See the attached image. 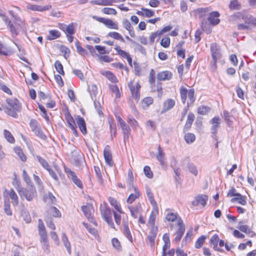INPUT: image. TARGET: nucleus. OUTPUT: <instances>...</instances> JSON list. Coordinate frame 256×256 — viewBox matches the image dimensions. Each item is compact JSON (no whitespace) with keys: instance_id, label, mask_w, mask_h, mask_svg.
Returning <instances> with one entry per match:
<instances>
[{"instance_id":"f257e3e1","label":"nucleus","mask_w":256,"mask_h":256,"mask_svg":"<svg viewBox=\"0 0 256 256\" xmlns=\"http://www.w3.org/2000/svg\"><path fill=\"white\" fill-rule=\"evenodd\" d=\"M8 106L6 108V112L10 116L16 118L17 112L20 110V106L16 99L8 98L6 100Z\"/></svg>"},{"instance_id":"f03ea898","label":"nucleus","mask_w":256,"mask_h":256,"mask_svg":"<svg viewBox=\"0 0 256 256\" xmlns=\"http://www.w3.org/2000/svg\"><path fill=\"white\" fill-rule=\"evenodd\" d=\"M100 210L102 218L106 222H107L109 226L113 228H114V225L112 219L111 210L108 206V204L106 202H104L103 205L101 204Z\"/></svg>"},{"instance_id":"7ed1b4c3","label":"nucleus","mask_w":256,"mask_h":256,"mask_svg":"<svg viewBox=\"0 0 256 256\" xmlns=\"http://www.w3.org/2000/svg\"><path fill=\"white\" fill-rule=\"evenodd\" d=\"M18 191L21 197H24L28 201H31L36 195V192L33 186H30L28 188L19 187Z\"/></svg>"},{"instance_id":"20e7f679","label":"nucleus","mask_w":256,"mask_h":256,"mask_svg":"<svg viewBox=\"0 0 256 256\" xmlns=\"http://www.w3.org/2000/svg\"><path fill=\"white\" fill-rule=\"evenodd\" d=\"M65 172L68 178L78 188H82V181L77 177L76 174L68 168H64Z\"/></svg>"},{"instance_id":"39448f33","label":"nucleus","mask_w":256,"mask_h":256,"mask_svg":"<svg viewBox=\"0 0 256 256\" xmlns=\"http://www.w3.org/2000/svg\"><path fill=\"white\" fill-rule=\"evenodd\" d=\"M82 210L84 216L88 219V220L96 224V222L94 221L92 213L94 212L93 206L92 204H88L86 206H82Z\"/></svg>"},{"instance_id":"423d86ee","label":"nucleus","mask_w":256,"mask_h":256,"mask_svg":"<svg viewBox=\"0 0 256 256\" xmlns=\"http://www.w3.org/2000/svg\"><path fill=\"white\" fill-rule=\"evenodd\" d=\"M210 51L213 60L212 63L213 62L214 64L216 65L217 60L221 58L220 48L216 44H212L210 45Z\"/></svg>"},{"instance_id":"0eeeda50","label":"nucleus","mask_w":256,"mask_h":256,"mask_svg":"<svg viewBox=\"0 0 256 256\" xmlns=\"http://www.w3.org/2000/svg\"><path fill=\"white\" fill-rule=\"evenodd\" d=\"M178 228L175 234L176 236L173 240L174 242H176V243L180 242L186 230V226L182 218H179L178 220Z\"/></svg>"},{"instance_id":"6e6552de","label":"nucleus","mask_w":256,"mask_h":256,"mask_svg":"<svg viewBox=\"0 0 256 256\" xmlns=\"http://www.w3.org/2000/svg\"><path fill=\"white\" fill-rule=\"evenodd\" d=\"M128 88L130 89L132 94L134 98L138 101L140 98V86L138 84H136L135 86H133L132 82L130 81L128 84Z\"/></svg>"},{"instance_id":"1a4fd4ad","label":"nucleus","mask_w":256,"mask_h":256,"mask_svg":"<svg viewBox=\"0 0 256 256\" xmlns=\"http://www.w3.org/2000/svg\"><path fill=\"white\" fill-rule=\"evenodd\" d=\"M0 16L2 17V20L7 24L8 28L10 30L12 35H18V32L16 28L14 26L13 24L10 20L8 18L4 15V13L2 12H0Z\"/></svg>"},{"instance_id":"9d476101","label":"nucleus","mask_w":256,"mask_h":256,"mask_svg":"<svg viewBox=\"0 0 256 256\" xmlns=\"http://www.w3.org/2000/svg\"><path fill=\"white\" fill-rule=\"evenodd\" d=\"M158 228L153 227L151 228L148 236L146 238V242L148 243L151 247H153L154 244V240L157 234Z\"/></svg>"},{"instance_id":"9b49d317","label":"nucleus","mask_w":256,"mask_h":256,"mask_svg":"<svg viewBox=\"0 0 256 256\" xmlns=\"http://www.w3.org/2000/svg\"><path fill=\"white\" fill-rule=\"evenodd\" d=\"M104 156L106 162L109 166H112L114 162L112 160V155L110 150V147L108 146H106L104 148Z\"/></svg>"},{"instance_id":"f8f14e48","label":"nucleus","mask_w":256,"mask_h":256,"mask_svg":"<svg viewBox=\"0 0 256 256\" xmlns=\"http://www.w3.org/2000/svg\"><path fill=\"white\" fill-rule=\"evenodd\" d=\"M208 200V196L206 195H199L196 197L195 200L192 201V204L197 206L199 204L204 206Z\"/></svg>"},{"instance_id":"ddd939ff","label":"nucleus","mask_w":256,"mask_h":256,"mask_svg":"<svg viewBox=\"0 0 256 256\" xmlns=\"http://www.w3.org/2000/svg\"><path fill=\"white\" fill-rule=\"evenodd\" d=\"M72 163L79 168H82L85 164L84 158L80 156H74L72 158Z\"/></svg>"},{"instance_id":"4468645a","label":"nucleus","mask_w":256,"mask_h":256,"mask_svg":"<svg viewBox=\"0 0 256 256\" xmlns=\"http://www.w3.org/2000/svg\"><path fill=\"white\" fill-rule=\"evenodd\" d=\"M52 8V6L50 4H48L46 6H40L36 4H28L27 6V8L32 10H36L40 12H43L47 10H49Z\"/></svg>"},{"instance_id":"2eb2a0df","label":"nucleus","mask_w":256,"mask_h":256,"mask_svg":"<svg viewBox=\"0 0 256 256\" xmlns=\"http://www.w3.org/2000/svg\"><path fill=\"white\" fill-rule=\"evenodd\" d=\"M123 228L122 232L123 234L130 241L132 242V236L131 232L129 228L128 222L124 220L122 222Z\"/></svg>"},{"instance_id":"dca6fc26","label":"nucleus","mask_w":256,"mask_h":256,"mask_svg":"<svg viewBox=\"0 0 256 256\" xmlns=\"http://www.w3.org/2000/svg\"><path fill=\"white\" fill-rule=\"evenodd\" d=\"M10 14L14 17V20H15V25L14 26L16 28L18 34V30H24L26 28L25 24L24 22L20 18L17 16H14L12 12H10Z\"/></svg>"},{"instance_id":"f3484780","label":"nucleus","mask_w":256,"mask_h":256,"mask_svg":"<svg viewBox=\"0 0 256 256\" xmlns=\"http://www.w3.org/2000/svg\"><path fill=\"white\" fill-rule=\"evenodd\" d=\"M220 16V14L217 12H211L210 14V16L208 18V20L212 25H216L220 22V20L218 18Z\"/></svg>"},{"instance_id":"a211bd4d","label":"nucleus","mask_w":256,"mask_h":256,"mask_svg":"<svg viewBox=\"0 0 256 256\" xmlns=\"http://www.w3.org/2000/svg\"><path fill=\"white\" fill-rule=\"evenodd\" d=\"M76 120L80 131L84 134H86L87 133V130L84 120L79 116H77Z\"/></svg>"},{"instance_id":"6ab92c4d","label":"nucleus","mask_w":256,"mask_h":256,"mask_svg":"<svg viewBox=\"0 0 256 256\" xmlns=\"http://www.w3.org/2000/svg\"><path fill=\"white\" fill-rule=\"evenodd\" d=\"M243 223L242 221H240L238 222V229L246 234L250 235V236H252L254 234V232L248 228V226L243 225Z\"/></svg>"},{"instance_id":"aec40b11","label":"nucleus","mask_w":256,"mask_h":256,"mask_svg":"<svg viewBox=\"0 0 256 256\" xmlns=\"http://www.w3.org/2000/svg\"><path fill=\"white\" fill-rule=\"evenodd\" d=\"M172 77V72L168 71H164L158 73L157 74V78L159 80H169Z\"/></svg>"},{"instance_id":"412c9836","label":"nucleus","mask_w":256,"mask_h":256,"mask_svg":"<svg viewBox=\"0 0 256 256\" xmlns=\"http://www.w3.org/2000/svg\"><path fill=\"white\" fill-rule=\"evenodd\" d=\"M175 105V102L174 100L168 99L164 102L162 112H165L172 109Z\"/></svg>"},{"instance_id":"4be33fe9","label":"nucleus","mask_w":256,"mask_h":256,"mask_svg":"<svg viewBox=\"0 0 256 256\" xmlns=\"http://www.w3.org/2000/svg\"><path fill=\"white\" fill-rule=\"evenodd\" d=\"M212 124V132L215 134L217 132L218 128H219V124H220V119L219 118L214 117L210 121Z\"/></svg>"},{"instance_id":"5701e85b","label":"nucleus","mask_w":256,"mask_h":256,"mask_svg":"<svg viewBox=\"0 0 256 256\" xmlns=\"http://www.w3.org/2000/svg\"><path fill=\"white\" fill-rule=\"evenodd\" d=\"M128 208L132 216L134 218H136L140 212V204H138L134 206H128Z\"/></svg>"},{"instance_id":"b1692460","label":"nucleus","mask_w":256,"mask_h":256,"mask_svg":"<svg viewBox=\"0 0 256 256\" xmlns=\"http://www.w3.org/2000/svg\"><path fill=\"white\" fill-rule=\"evenodd\" d=\"M219 241V238L217 234L214 235L210 238V244L213 245V248L215 250L219 252H223V250H221L218 248V244Z\"/></svg>"},{"instance_id":"393cba45","label":"nucleus","mask_w":256,"mask_h":256,"mask_svg":"<svg viewBox=\"0 0 256 256\" xmlns=\"http://www.w3.org/2000/svg\"><path fill=\"white\" fill-rule=\"evenodd\" d=\"M44 201L47 204H50L56 202V198L52 193L48 192L44 195Z\"/></svg>"},{"instance_id":"a878e982","label":"nucleus","mask_w":256,"mask_h":256,"mask_svg":"<svg viewBox=\"0 0 256 256\" xmlns=\"http://www.w3.org/2000/svg\"><path fill=\"white\" fill-rule=\"evenodd\" d=\"M156 158L161 165H164V153L163 152V150L160 146L158 148V153L156 155Z\"/></svg>"},{"instance_id":"bb28decb","label":"nucleus","mask_w":256,"mask_h":256,"mask_svg":"<svg viewBox=\"0 0 256 256\" xmlns=\"http://www.w3.org/2000/svg\"><path fill=\"white\" fill-rule=\"evenodd\" d=\"M179 218H181L176 213L174 212L168 213L166 216V219L168 221L173 222L174 220H176L178 225Z\"/></svg>"},{"instance_id":"cd10ccee","label":"nucleus","mask_w":256,"mask_h":256,"mask_svg":"<svg viewBox=\"0 0 256 256\" xmlns=\"http://www.w3.org/2000/svg\"><path fill=\"white\" fill-rule=\"evenodd\" d=\"M134 190L135 193L130 194L127 199V202L128 204H132L136 199L140 196L139 191L136 187H134Z\"/></svg>"},{"instance_id":"c85d7f7f","label":"nucleus","mask_w":256,"mask_h":256,"mask_svg":"<svg viewBox=\"0 0 256 256\" xmlns=\"http://www.w3.org/2000/svg\"><path fill=\"white\" fill-rule=\"evenodd\" d=\"M90 2L94 4H98L102 6L112 5L114 0H92Z\"/></svg>"},{"instance_id":"c756f323","label":"nucleus","mask_w":256,"mask_h":256,"mask_svg":"<svg viewBox=\"0 0 256 256\" xmlns=\"http://www.w3.org/2000/svg\"><path fill=\"white\" fill-rule=\"evenodd\" d=\"M8 196L13 202V204L16 206L18 204V196L13 189H10L8 192Z\"/></svg>"},{"instance_id":"7c9ffc66","label":"nucleus","mask_w":256,"mask_h":256,"mask_svg":"<svg viewBox=\"0 0 256 256\" xmlns=\"http://www.w3.org/2000/svg\"><path fill=\"white\" fill-rule=\"evenodd\" d=\"M48 213L55 218L60 216V210L54 206H52L49 208Z\"/></svg>"},{"instance_id":"2f4dec72","label":"nucleus","mask_w":256,"mask_h":256,"mask_svg":"<svg viewBox=\"0 0 256 256\" xmlns=\"http://www.w3.org/2000/svg\"><path fill=\"white\" fill-rule=\"evenodd\" d=\"M62 241L64 243V246L66 248L69 254L71 253V246L70 242L68 240V238L66 235L65 233H62Z\"/></svg>"},{"instance_id":"473e14b6","label":"nucleus","mask_w":256,"mask_h":256,"mask_svg":"<svg viewBox=\"0 0 256 256\" xmlns=\"http://www.w3.org/2000/svg\"><path fill=\"white\" fill-rule=\"evenodd\" d=\"M120 127L123 132L124 140H125L126 138H128L130 134V128L126 123Z\"/></svg>"},{"instance_id":"72a5a7b5","label":"nucleus","mask_w":256,"mask_h":256,"mask_svg":"<svg viewBox=\"0 0 256 256\" xmlns=\"http://www.w3.org/2000/svg\"><path fill=\"white\" fill-rule=\"evenodd\" d=\"M104 25L109 28L118 30V27L116 23L114 22L110 19H106Z\"/></svg>"},{"instance_id":"f704fd0d","label":"nucleus","mask_w":256,"mask_h":256,"mask_svg":"<svg viewBox=\"0 0 256 256\" xmlns=\"http://www.w3.org/2000/svg\"><path fill=\"white\" fill-rule=\"evenodd\" d=\"M14 151L22 161L25 162L26 160V156L20 147H15L14 148Z\"/></svg>"},{"instance_id":"c9c22d12","label":"nucleus","mask_w":256,"mask_h":256,"mask_svg":"<svg viewBox=\"0 0 256 256\" xmlns=\"http://www.w3.org/2000/svg\"><path fill=\"white\" fill-rule=\"evenodd\" d=\"M229 7L232 10H239L240 9L241 4L238 0H232L230 2Z\"/></svg>"},{"instance_id":"e433bc0d","label":"nucleus","mask_w":256,"mask_h":256,"mask_svg":"<svg viewBox=\"0 0 256 256\" xmlns=\"http://www.w3.org/2000/svg\"><path fill=\"white\" fill-rule=\"evenodd\" d=\"M108 36L111 37L115 40H120L122 42H124V40L122 36L117 32H110L108 34Z\"/></svg>"},{"instance_id":"4c0bfd02","label":"nucleus","mask_w":256,"mask_h":256,"mask_svg":"<svg viewBox=\"0 0 256 256\" xmlns=\"http://www.w3.org/2000/svg\"><path fill=\"white\" fill-rule=\"evenodd\" d=\"M60 36V32L56 30H50L49 31V35L48 38L50 40H54L58 38Z\"/></svg>"},{"instance_id":"58836bf2","label":"nucleus","mask_w":256,"mask_h":256,"mask_svg":"<svg viewBox=\"0 0 256 256\" xmlns=\"http://www.w3.org/2000/svg\"><path fill=\"white\" fill-rule=\"evenodd\" d=\"M188 90L186 88L182 87L180 88V97L183 104H185L187 98Z\"/></svg>"},{"instance_id":"ea45409f","label":"nucleus","mask_w":256,"mask_h":256,"mask_svg":"<svg viewBox=\"0 0 256 256\" xmlns=\"http://www.w3.org/2000/svg\"><path fill=\"white\" fill-rule=\"evenodd\" d=\"M188 97L190 100V102H188V106H190L192 104L195 100V98H194V89H190L188 90Z\"/></svg>"},{"instance_id":"a19ab883","label":"nucleus","mask_w":256,"mask_h":256,"mask_svg":"<svg viewBox=\"0 0 256 256\" xmlns=\"http://www.w3.org/2000/svg\"><path fill=\"white\" fill-rule=\"evenodd\" d=\"M22 177L28 186H33L32 182L30 180V177L24 170L22 171Z\"/></svg>"},{"instance_id":"79ce46f5","label":"nucleus","mask_w":256,"mask_h":256,"mask_svg":"<svg viewBox=\"0 0 256 256\" xmlns=\"http://www.w3.org/2000/svg\"><path fill=\"white\" fill-rule=\"evenodd\" d=\"M4 210L8 216H11L12 214V212L10 208V204L8 199L4 200Z\"/></svg>"},{"instance_id":"37998d69","label":"nucleus","mask_w":256,"mask_h":256,"mask_svg":"<svg viewBox=\"0 0 256 256\" xmlns=\"http://www.w3.org/2000/svg\"><path fill=\"white\" fill-rule=\"evenodd\" d=\"M54 66L56 70L60 74L64 75V72L63 70V66L60 61L56 60L54 63Z\"/></svg>"},{"instance_id":"c03bdc74","label":"nucleus","mask_w":256,"mask_h":256,"mask_svg":"<svg viewBox=\"0 0 256 256\" xmlns=\"http://www.w3.org/2000/svg\"><path fill=\"white\" fill-rule=\"evenodd\" d=\"M4 136L5 138L7 140L10 142V143H14V138L13 137L12 134L8 131L7 130H4Z\"/></svg>"},{"instance_id":"a18cd8bd","label":"nucleus","mask_w":256,"mask_h":256,"mask_svg":"<svg viewBox=\"0 0 256 256\" xmlns=\"http://www.w3.org/2000/svg\"><path fill=\"white\" fill-rule=\"evenodd\" d=\"M36 159L39 162L44 168L47 170L50 167L48 162L39 156H36Z\"/></svg>"},{"instance_id":"49530a36","label":"nucleus","mask_w":256,"mask_h":256,"mask_svg":"<svg viewBox=\"0 0 256 256\" xmlns=\"http://www.w3.org/2000/svg\"><path fill=\"white\" fill-rule=\"evenodd\" d=\"M153 98L151 97H146L143 99L142 106L144 108H147L153 103Z\"/></svg>"},{"instance_id":"de8ad7c7","label":"nucleus","mask_w":256,"mask_h":256,"mask_svg":"<svg viewBox=\"0 0 256 256\" xmlns=\"http://www.w3.org/2000/svg\"><path fill=\"white\" fill-rule=\"evenodd\" d=\"M242 19L246 24L256 26V18L252 16H250L249 18L242 17Z\"/></svg>"},{"instance_id":"09e8293b","label":"nucleus","mask_w":256,"mask_h":256,"mask_svg":"<svg viewBox=\"0 0 256 256\" xmlns=\"http://www.w3.org/2000/svg\"><path fill=\"white\" fill-rule=\"evenodd\" d=\"M195 138V135L192 133H188L184 136V140L188 144L193 142Z\"/></svg>"},{"instance_id":"8fccbe9b","label":"nucleus","mask_w":256,"mask_h":256,"mask_svg":"<svg viewBox=\"0 0 256 256\" xmlns=\"http://www.w3.org/2000/svg\"><path fill=\"white\" fill-rule=\"evenodd\" d=\"M32 132L35 134L36 136H38L42 140H45L46 138V136L43 133L40 126L37 128L33 130Z\"/></svg>"},{"instance_id":"3c124183","label":"nucleus","mask_w":256,"mask_h":256,"mask_svg":"<svg viewBox=\"0 0 256 256\" xmlns=\"http://www.w3.org/2000/svg\"><path fill=\"white\" fill-rule=\"evenodd\" d=\"M94 170L97 178L98 180V182L100 184H103V180L102 178V176L101 174L100 168L98 166H94Z\"/></svg>"},{"instance_id":"603ef678","label":"nucleus","mask_w":256,"mask_h":256,"mask_svg":"<svg viewBox=\"0 0 256 256\" xmlns=\"http://www.w3.org/2000/svg\"><path fill=\"white\" fill-rule=\"evenodd\" d=\"M133 180H134V177L132 176V172L130 171L128 172V178L126 180V182H127L130 188H134V184H133Z\"/></svg>"},{"instance_id":"864d4df0","label":"nucleus","mask_w":256,"mask_h":256,"mask_svg":"<svg viewBox=\"0 0 256 256\" xmlns=\"http://www.w3.org/2000/svg\"><path fill=\"white\" fill-rule=\"evenodd\" d=\"M206 239V236H202L200 237L196 242L195 247L197 248H201L204 244Z\"/></svg>"},{"instance_id":"5fc2aeb1","label":"nucleus","mask_w":256,"mask_h":256,"mask_svg":"<svg viewBox=\"0 0 256 256\" xmlns=\"http://www.w3.org/2000/svg\"><path fill=\"white\" fill-rule=\"evenodd\" d=\"M110 88L112 92L114 94L116 98L120 97V92L118 86L116 84L110 85Z\"/></svg>"},{"instance_id":"6e6d98bb","label":"nucleus","mask_w":256,"mask_h":256,"mask_svg":"<svg viewBox=\"0 0 256 256\" xmlns=\"http://www.w3.org/2000/svg\"><path fill=\"white\" fill-rule=\"evenodd\" d=\"M40 242L42 243V247L44 252L46 254H49L50 252V248L48 240H42Z\"/></svg>"},{"instance_id":"4d7b16f0","label":"nucleus","mask_w":256,"mask_h":256,"mask_svg":"<svg viewBox=\"0 0 256 256\" xmlns=\"http://www.w3.org/2000/svg\"><path fill=\"white\" fill-rule=\"evenodd\" d=\"M60 51L65 58H67L69 56L70 50L68 48L62 46L60 48Z\"/></svg>"},{"instance_id":"13d9d810","label":"nucleus","mask_w":256,"mask_h":256,"mask_svg":"<svg viewBox=\"0 0 256 256\" xmlns=\"http://www.w3.org/2000/svg\"><path fill=\"white\" fill-rule=\"evenodd\" d=\"M66 119L67 122L68 123V127L76 125L74 119L69 113H68L66 116Z\"/></svg>"},{"instance_id":"bf43d9fd","label":"nucleus","mask_w":256,"mask_h":256,"mask_svg":"<svg viewBox=\"0 0 256 256\" xmlns=\"http://www.w3.org/2000/svg\"><path fill=\"white\" fill-rule=\"evenodd\" d=\"M236 201H238L240 204L244 206L246 204V201L242 195L240 198H234L231 200L232 202H234Z\"/></svg>"},{"instance_id":"052dcab7","label":"nucleus","mask_w":256,"mask_h":256,"mask_svg":"<svg viewBox=\"0 0 256 256\" xmlns=\"http://www.w3.org/2000/svg\"><path fill=\"white\" fill-rule=\"evenodd\" d=\"M106 77L112 82H118L116 76L110 72H106Z\"/></svg>"},{"instance_id":"680f3d73","label":"nucleus","mask_w":256,"mask_h":256,"mask_svg":"<svg viewBox=\"0 0 256 256\" xmlns=\"http://www.w3.org/2000/svg\"><path fill=\"white\" fill-rule=\"evenodd\" d=\"M102 12L107 14H116V10L112 8H104L102 10Z\"/></svg>"},{"instance_id":"e2e57ef3","label":"nucleus","mask_w":256,"mask_h":256,"mask_svg":"<svg viewBox=\"0 0 256 256\" xmlns=\"http://www.w3.org/2000/svg\"><path fill=\"white\" fill-rule=\"evenodd\" d=\"M75 32L73 24L67 25L65 33L67 34L72 35Z\"/></svg>"},{"instance_id":"0e129e2a","label":"nucleus","mask_w":256,"mask_h":256,"mask_svg":"<svg viewBox=\"0 0 256 256\" xmlns=\"http://www.w3.org/2000/svg\"><path fill=\"white\" fill-rule=\"evenodd\" d=\"M82 224L84 226L90 233L94 236H96L97 234L96 230L95 228H92L91 226L85 222H83Z\"/></svg>"},{"instance_id":"69168bd1","label":"nucleus","mask_w":256,"mask_h":256,"mask_svg":"<svg viewBox=\"0 0 256 256\" xmlns=\"http://www.w3.org/2000/svg\"><path fill=\"white\" fill-rule=\"evenodd\" d=\"M160 44L164 48H168L170 44V38L168 37H165L162 38Z\"/></svg>"},{"instance_id":"338daca9","label":"nucleus","mask_w":256,"mask_h":256,"mask_svg":"<svg viewBox=\"0 0 256 256\" xmlns=\"http://www.w3.org/2000/svg\"><path fill=\"white\" fill-rule=\"evenodd\" d=\"M144 171L145 175L148 178H152L153 174L151 171L150 168L148 166H145L144 168Z\"/></svg>"},{"instance_id":"774afa93","label":"nucleus","mask_w":256,"mask_h":256,"mask_svg":"<svg viewBox=\"0 0 256 256\" xmlns=\"http://www.w3.org/2000/svg\"><path fill=\"white\" fill-rule=\"evenodd\" d=\"M188 168L189 169L190 172L194 174V176H196L198 174V170L196 166L193 164H188Z\"/></svg>"}]
</instances>
